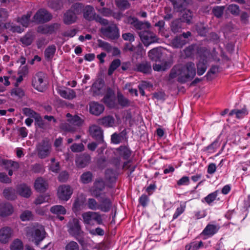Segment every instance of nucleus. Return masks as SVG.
I'll list each match as a JSON object with an SVG mask.
<instances>
[{"mask_svg":"<svg viewBox=\"0 0 250 250\" xmlns=\"http://www.w3.org/2000/svg\"><path fill=\"white\" fill-rule=\"evenodd\" d=\"M199 54L200 59L197 64V74L199 76L202 75L207 68L208 52H206L205 48L199 47L195 44L188 46V56L189 54H194V51Z\"/></svg>","mask_w":250,"mask_h":250,"instance_id":"nucleus-1","label":"nucleus"},{"mask_svg":"<svg viewBox=\"0 0 250 250\" xmlns=\"http://www.w3.org/2000/svg\"><path fill=\"white\" fill-rule=\"evenodd\" d=\"M176 79L180 83H184L188 80V64H179L174 66L170 70L169 81Z\"/></svg>","mask_w":250,"mask_h":250,"instance_id":"nucleus-2","label":"nucleus"},{"mask_svg":"<svg viewBox=\"0 0 250 250\" xmlns=\"http://www.w3.org/2000/svg\"><path fill=\"white\" fill-rule=\"evenodd\" d=\"M45 230L42 225L37 224L29 228L27 236L36 245L45 238Z\"/></svg>","mask_w":250,"mask_h":250,"instance_id":"nucleus-3","label":"nucleus"},{"mask_svg":"<svg viewBox=\"0 0 250 250\" xmlns=\"http://www.w3.org/2000/svg\"><path fill=\"white\" fill-rule=\"evenodd\" d=\"M83 17L87 20L91 21L95 20L103 25L108 24V21L103 18L99 15H96L94 8L91 5H86L83 9Z\"/></svg>","mask_w":250,"mask_h":250,"instance_id":"nucleus-4","label":"nucleus"},{"mask_svg":"<svg viewBox=\"0 0 250 250\" xmlns=\"http://www.w3.org/2000/svg\"><path fill=\"white\" fill-rule=\"evenodd\" d=\"M106 25L107 26L103 27L100 29L102 35L110 40H117L120 37V31L117 24L111 22Z\"/></svg>","mask_w":250,"mask_h":250,"instance_id":"nucleus-5","label":"nucleus"},{"mask_svg":"<svg viewBox=\"0 0 250 250\" xmlns=\"http://www.w3.org/2000/svg\"><path fill=\"white\" fill-rule=\"evenodd\" d=\"M105 188V184L104 181L102 178H97L90 188L89 191L92 196L98 198L104 194Z\"/></svg>","mask_w":250,"mask_h":250,"instance_id":"nucleus-6","label":"nucleus"},{"mask_svg":"<svg viewBox=\"0 0 250 250\" xmlns=\"http://www.w3.org/2000/svg\"><path fill=\"white\" fill-rule=\"evenodd\" d=\"M82 216L85 224L92 225H93V221H96L99 225L103 223L101 215L97 212L87 211L83 213Z\"/></svg>","mask_w":250,"mask_h":250,"instance_id":"nucleus-7","label":"nucleus"},{"mask_svg":"<svg viewBox=\"0 0 250 250\" xmlns=\"http://www.w3.org/2000/svg\"><path fill=\"white\" fill-rule=\"evenodd\" d=\"M44 78L45 74L42 72H39L35 75L32 80V85L39 91H43L45 88L46 84L44 82Z\"/></svg>","mask_w":250,"mask_h":250,"instance_id":"nucleus-8","label":"nucleus"},{"mask_svg":"<svg viewBox=\"0 0 250 250\" xmlns=\"http://www.w3.org/2000/svg\"><path fill=\"white\" fill-rule=\"evenodd\" d=\"M72 193L73 189L69 185H61L58 188V196L61 200H68L70 198Z\"/></svg>","mask_w":250,"mask_h":250,"instance_id":"nucleus-9","label":"nucleus"},{"mask_svg":"<svg viewBox=\"0 0 250 250\" xmlns=\"http://www.w3.org/2000/svg\"><path fill=\"white\" fill-rule=\"evenodd\" d=\"M99 210L104 212L109 211L112 207V201L110 197L107 195V192H104V194L99 197Z\"/></svg>","mask_w":250,"mask_h":250,"instance_id":"nucleus-10","label":"nucleus"},{"mask_svg":"<svg viewBox=\"0 0 250 250\" xmlns=\"http://www.w3.org/2000/svg\"><path fill=\"white\" fill-rule=\"evenodd\" d=\"M14 234L13 229L10 227H3L0 229V243L7 244Z\"/></svg>","mask_w":250,"mask_h":250,"instance_id":"nucleus-11","label":"nucleus"},{"mask_svg":"<svg viewBox=\"0 0 250 250\" xmlns=\"http://www.w3.org/2000/svg\"><path fill=\"white\" fill-rule=\"evenodd\" d=\"M51 145L48 141L43 140L37 146L38 155L41 159L49 156L51 152Z\"/></svg>","mask_w":250,"mask_h":250,"instance_id":"nucleus-12","label":"nucleus"},{"mask_svg":"<svg viewBox=\"0 0 250 250\" xmlns=\"http://www.w3.org/2000/svg\"><path fill=\"white\" fill-rule=\"evenodd\" d=\"M141 41L145 46H148L151 43L157 42L156 35L148 31H143L139 33Z\"/></svg>","mask_w":250,"mask_h":250,"instance_id":"nucleus-13","label":"nucleus"},{"mask_svg":"<svg viewBox=\"0 0 250 250\" xmlns=\"http://www.w3.org/2000/svg\"><path fill=\"white\" fill-rule=\"evenodd\" d=\"M51 18L52 16L47 11L40 9L34 16V21L37 23H43L49 21Z\"/></svg>","mask_w":250,"mask_h":250,"instance_id":"nucleus-14","label":"nucleus"},{"mask_svg":"<svg viewBox=\"0 0 250 250\" xmlns=\"http://www.w3.org/2000/svg\"><path fill=\"white\" fill-rule=\"evenodd\" d=\"M79 223V221L75 218L69 221L67 225L68 231L71 235L77 236L80 234L81 229Z\"/></svg>","mask_w":250,"mask_h":250,"instance_id":"nucleus-15","label":"nucleus"},{"mask_svg":"<svg viewBox=\"0 0 250 250\" xmlns=\"http://www.w3.org/2000/svg\"><path fill=\"white\" fill-rule=\"evenodd\" d=\"M89 132L90 135L99 142L103 141V130L97 125H93L89 126Z\"/></svg>","mask_w":250,"mask_h":250,"instance_id":"nucleus-16","label":"nucleus"},{"mask_svg":"<svg viewBox=\"0 0 250 250\" xmlns=\"http://www.w3.org/2000/svg\"><path fill=\"white\" fill-rule=\"evenodd\" d=\"M60 24L57 23L51 25H42L38 27L37 32L42 34H52L60 27Z\"/></svg>","mask_w":250,"mask_h":250,"instance_id":"nucleus-17","label":"nucleus"},{"mask_svg":"<svg viewBox=\"0 0 250 250\" xmlns=\"http://www.w3.org/2000/svg\"><path fill=\"white\" fill-rule=\"evenodd\" d=\"M91 157L87 154H83L76 157L75 163L76 166L79 168H84L90 162Z\"/></svg>","mask_w":250,"mask_h":250,"instance_id":"nucleus-18","label":"nucleus"},{"mask_svg":"<svg viewBox=\"0 0 250 250\" xmlns=\"http://www.w3.org/2000/svg\"><path fill=\"white\" fill-rule=\"evenodd\" d=\"M104 109L103 104L96 102H92L89 104V111L93 115L98 116L102 114Z\"/></svg>","mask_w":250,"mask_h":250,"instance_id":"nucleus-19","label":"nucleus"},{"mask_svg":"<svg viewBox=\"0 0 250 250\" xmlns=\"http://www.w3.org/2000/svg\"><path fill=\"white\" fill-rule=\"evenodd\" d=\"M77 17L72 9H69L64 13L63 21L67 25L71 24L77 21Z\"/></svg>","mask_w":250,"mask_h":250,"instance_id":"nucleus-20","label":"nucleus"},{"mask_svg":"<svg viewBox=\"0 0 250 250\" xmlns=\"http://www.w3.org/2000/svg\"><path fill=\"white\" fill-rule=\"evenodd\" d=\"M34 188L37 191L43 192L47 188L48 183L42 177H39L35 181Z\"/></svg>","mask_w":250,"mask_h":250,"instance_id":"nucleus-21","label":"nucleus"},{"mask_svg":"<svg viewBox=\"0 0 250 250\" xmlns=\"http://www.w3.org/2000/svg\"><path fill=\"white\" fill-rule=\"evenodd\" d=\"M58 92L62 97L68 100L73 99L76 97L75 90L71 88L59 89Z\"/></svg>","mask_w":250,"mask_h":250,"instance_id":"nucleus-22","label":"nucleus"},{"mask_svg":"<svg viewBox=\"0 0 250 250\" xmlns=\"http://www.w3.org/2000/svg\"><path fill=\"white\" fill-rule=\"evenodd\" d=\"M219 227L211 224H208L203 230L201 235L207 236L205 239L212 236L218 230Z\"/></svg>","mask_w":250,"mask_h":250,"instance_id":"nucleus-23","label":"nucleus"},{"mask_svg":"<svg viewBox=\"0 0 250 250\" xmlns=\"http://www.w3.org/2000/svg\"><path fill=\"white\" fill-rule=\"evenodd\" d=\"M188 39V33H184L182 35L175 38L172 41V44L176 48L182 47L186 44Z\"/></svg>","mask_w":250,"mask_h":250,"instance_id":"nucleus-24","label":"nucleus"},{"mask_svg":"<svg viewBox=\"0 0 250 250\" xmlns=\"http://www.w3.org/2000/svg\"><path fill=\"white\" fill-rule=\"evenodd\" d=\"M116 150L119 156L124 160H128L132 153L130 148L125 146H121Z\"/></svg>","mask_w":250,"mask_h":250,"instance_id":"nucleus-25","label":"nucleus"},{"mask_svg":"<svg viewBox=\"0 0 250 250\" xmlns=\"http://www.w3.org/2000/svg\"><path fill=\"white\" fill-rule=\"evenodd\" d=\"M134 70L145 74L149 73L151 70V64L147 62H143L136 64Z\"/></svg>","mask_w":250,"mask_h":250,"instance_id":"nucleus-26","label":"nucleus"},{"mask_svg":"<svg viewBox=\"0 0 250 250\" xmlns=\"http://www.w3.org/2000/svg\"><path fill=\"white\" fill-rule=\"evenodd\" d=\"M17 190L21 196L25 198L30 197L32 193L30 187L24 184L19 185L17 187Z\"/></svg>","mask_w":250,"mask_h":250,"instance_id":"nucleus-27","label":"nucleus"},{"mask_svg":"<svg viewBox=\"0 0 250 250\" xmlns=\"http://www.w3.org/2000/svg\"><path fill=\"white\" fill-rule=\"evenodd\" d=\"M13 212V208L10 204L0 203V216H6Z\"/></svg>","mask_w":250,"mask_h":250,"instance_id":"nucleus-28","label":"nucleus"},{"mask_svg":"<svg viewBox=\"0 0 250 250\" xmlns=\"http://www.w3.org/2000/svg\"><path fill=\"white\" fill-rule=\"evenodd\" d=\"M99 124L106 127H112L115 123L114 119L110 116H105L99 120Z\"/></svg>","mask_w":250,"mask_h":250,"instance_id":"nucleus-29","label":"nucleus"},{"mask_svg":"<svg viewBox=\"0 0 250 250\" xmlns=\"http://www.w3.org/2000/svg\"><path fill=\"white\" fill-rule=\"evenodd\" d=\"M148 56L150 59L157 62L159 61L162 57L161 49L158 48H153L148 52Z\"/></svg>","mask_w":250,"mask_h":250,"instance_id":"nucleus-30","label":"nucleus"},{"mask_svg":"<svg viewBox=\"0 0 250 250\" xmlns=\"http://www.w3.org/2000/svg\"><path fill=\"white\" fill-rule=\"evenodd\" d=\"M2 164L5 166V169L8 170L10 168L14 171L17 170L20 167L18 162L11 160H2Z\"/></svg>","mask_w":250,"mask_h":250,"instance_id":"nucleus-31","label":"nucleus"},{"mask_svg":"<svg viewBox=\"0 0 250 250\" xmlns=\"http://www.w3.org/2000/svg\"><path fill=\"white\" fill-rule=\"evenodd\" d=\"M66 117L68 118V122L75 127V126H80L82 124L83 121L78 116L76 115L72 117L70 113H67Z\"/></svg>","mask_w":250,"mask_h":250,"instance_id":"nucleus-32","label":"nucleus"},{"mask_svg":"<svg viewBox=\"0 0 250 250\" xmlns=\"http://www.w3.org/2000/svg\"><path fill=\"white\" fill-rule=\"evenodd\" d=\"M93 174L90 171H85L80 176V182L84 184L90 183L93 179Z\"/></svg>","mask_w":250,"mask_h":250,"instance_id":"nucleus-33","label":"nucleus"},{"mask_svg":"<svg viewBox=\"0 0 250 250\" xmlns=\"http://www.w3.org/2000/svg\"><path fill=\"white\" fill-rule=\"evenodd\" d=\"M50 210L51 213L57 215H64L66 213L65 208L61 205L53 206L50 208Z\"/></svg>","mask_w":250,"mask_h":250,"instance_id":"nucleus-34","label":"nucleus"},{"mask_svg":"<svg viewBox=\"0 0 250 250\" xmlns=\"http://www.w3.org/2000/svg\"><path fill=\"white\" fill-rule=\"evenodd\" d=\"M34 39V35L31 33H27L21 38L20 41L23 45L28 46L32 43Z\"/></svg>","mask_w":250,"mask_h":250,"instance_id":"nucleus-35","label":"nucleus"},{"mask_svg":"<svg viewBox=\"0 0 250 250\" xmlns=\"http://www.w3.org/2000/svg\"><path fill=\"white\" fill-rule=\"evenodd\" d=\"M3 194L4 197L8 200H14L16 197L15 190L12 188H5Z\"/></svg>","mask_w":250,"mask_h":250,"instance_id":"nucleus-36","label":"nucleus"},{"mask_svg":"<svg viewBox=\"0 0 250 250\" xmlns=\"http://www.w3.org/2000/svg\"><path fill=\"white\" fill-rule=\"evenodd\" d=\"M31 16V12H28L26 15H23L21 18H18L17 21L20 23L23 27H28L30 23V19Z\"/></svg>","mask_w":250,"mask_h":250,"instance_id":"nucleus-37","label":"nucleus"},{"mask_svg":"<svg viewBox=\"0 0 250 250\" xmlns=\"http://www.w3.org/2000/svg\"><path fill=\"white\" fill-rule=\"evenodd\" d=\"M117 100L118 104L122 107H127L130 104V101L121 93H118Z\"/></svg>","mask_w":250,"mask_h":250,"instance_id":"nucleus-38","label":"nucleus"},{"mask_svg":"<svg viewBox=\"0 0 250 250\" xmlns=\"http://www.w3.org/2000/svg\"><path fill=\"white\" fill-rule=\"evenodd\" d=\"M103 86L104 82L102 80L97 81L92 84L91 89L94 94L98 95L100 94Z\"/></svg>","mask_w":250,"mask_h":250,"instance_id":"nucleus-39","label":"nucleus"},{"mask_svg":"<svg viewBox=\"0 0 250 250\" xmlns=\"http://www.w3.org/2000/svg\"><path fill=\"white\" fill-rule=\"evenodd\" d=\"M171 64L170 62H162L161 64H155L153 65V69L155 71H165L166 69H168L170 67Z\"/></svg>","mask_w":250,"mask_h":250,"instance_id":"nucleus-40","label":"nucleus"},{"mask_svg":"<svg viewBox=\"0 0 250 250\" xmlns=\"http://www.w3.org/2000/svg\"><path fill=\"white\" fill-rule=\"evenodd\" d=\"M87 206L89 209L96 210H99V203L94 198H88Z\"/></svg>","mask_w":250,"mask_h":250,"instance_id":"nucleus-41","label":"nucleus"},{"mask_svg":"<svg viewBox=\"0 0 250 250\" xmlns=\"http://www.w3.org/2000/svg\"><path fill=\"white\" fill-rule=\"evenodd\" d=\"M173 3L174 7L182 11L187 6V2L185 0H170Z\"/></svg>","mask_w":250,"mask_h":250,"instance_id":"nucleus-42","label":"nucleus"},{"mask_svg":"<svg viewBox=\"0 0 250 250\" xmlns=\"http://www.w3.org/2000/svg\"><path fill=\"white\" fill-rule=\"evenodd\" d=\"M23 246L22 241L19 239H15L10 245V250H23Z\"/></svg>","mask_w":250,"mask_h":250,"instance_id":"nucleus-43","label":"nucleus"},{"mask_svg":"<svg viewBox=\"0 0 250 250\" xmlns=\"http://www.w3.org/2000/svg\"><path fill=\"white\" fill-rule=\"evenodd\" d=\"M97 11L104 17H109L112 15V10L110 8L106 7H100L99 6L96 7Z\"/></svg>","mask_w":250,"mask_h":250,"instance_id":"nucleus-44","label":"nucleus"},{"mask_svg":"<svg viewBox=\"0 0 250 250\" xmlns=\"http://www.w3.org/2000/svg\"><path fill=\"white\" fill-rule=\"evenodd\" d=\"M56 51V47L52 45L48 46L44 51L45 57L46 59L50 60L53 58Z\"/></svg>","mask_w":250,"mask_h":250,"instance_id":"nucleus-45","label":"nucleus"},{"mask_svg":"<svg viewBox=\"0 0 250 250\" xmlns=\"http://www.w3.org/2000/svg\"><path fill=\"white\" fill-rule=\"evenodd\" d=\"M115 4L118 8L124 10L128 9L131 6V4L127 0H116Z\"/></svg>","mask_w":250,"mask_h":250,"instance_id":"nucleus-46","label":"nucleus"},{"mask_svg":"<svg viewBox=\"0 0 250 250\" xmlns=\"http://www.w3.org/2000/svg\"><path fill=\"white\" fill-rule=\"evenodd\" d=\"M121 61L119 59H115L113 60L109 66L108 70V75H111L114 71L120 65Z\"/></svg>","mask_w":250,"mask_h":250,"instance_id":"nucleus-47","label":"nucleus"},{"mask_svg":"<svg viewBox=\"0 0 250 250\" xmlns=\"http://www.w3.org/2000/svg\"><path fill=\"white\" fill-rule=\"evenodd\" d=\"M133 26L136 29L142 30L145 28H149L150 27V24L148 21L142 22L137 20Z\"/></svg>","mask_w":250,"mask_h":250,"instance_id":"nucleus-48","label":"nucleus"},{"mask_svg":"<svg viewBox=\"0 0 250 250\" xmlns=\"http://www.w3.org/2000/svg\"><path fill=\"white\" fill-rule=\"evenodd\" d=\"M84 201L81 198H77L73 204V210L74 211L76 212L81 210L83 206Z\"/></svg>","mask_w":250,"mask_h":250,"instance_id":"nucleus-49","label":"nucleus"},{"mask_svg":"<svg viewBox=\"0 0 250 250\" xmlns=\"http://www.w3.org/2000/svg\"><path fill=\"white\" fill-rule=\"evenodd\" d=\"M98 45L99 47L102 48L108 52H110L112 49V46L110 43L101 40H98Z\"/></svg>","mask_w":250,"mask_h":250,"instance_id":"nucleus-50","label":"nucleus"},{"mask_svg":"<svg viewBox=\"0 0 250 250\" xmlns=\"http://www.w3.org/2000/svg\"><path fill=\"white\" fill-rule=\"evenodd\" d=\"M225 8L224 6H215L212 9L214 15L218 18H221L223 14Z\"/></svg>","mask_w":250,"mask_h":250,"instance_id":"nucleus-51","label":"nucleus"},{"mask_svg":"<svg viewBox=\"0 0 250 250\" xmlns=\"http://www.w3.org/2000/svg\"><path fill=\"white\" fill-rule=\"evenodd\" d=\"M20 218L22 221H29L33 218V215L31 211L25 210L21 214Z\"/></svg>","mask_w":250,"mask_h":250,"instance_id":"nucleus-52","label":"nucleus"},{"mask_svg":"<svg viewBox=\"0 0 250 250\" xmlns=\"http://www.w3.org/2000/svg\"><path fill=\"white\" fill-rule=\"evenodd\" d=\"M11 95L18 98H21L24 96V91L21 88L16 87L12 90Z\"/></svg>","mask_w":250,"mask_h":250,"instance_id":"nucleus-53","label":"nucleus"},{"mask_svg":"<svg viewBox=\"0 0 250 250\" xmlns=\"http://www.w3.org/2000/svg\"><path fill=\"white\" fill-rule=\"evenodd\" d=\"M105 177L106 180L113 182L116 179V174L113 170L111 169H108L105 171Z\"/></svg>","mask_w":250,"mask_h":250,"instance_id":"nucleus-54","label":"nucleus"},{"mask_svg":"<svg viewBox=\"0 0 250 250\" xmlns=\"http://www.w3.org/2000/svg\"><path fill=\"white\" fill-rule=\"evenodd\" d=\"M170 28L173 32H179L181 28L180 21L178 19L173 21L171 23Z\"/></svg>","mask_w":250,"mask_h":250,"instance_id":"nucleus-55","label":"nucleus"},{"mask_svg":"<svg viewBox=\"0 0 250 250\" xmlns=\"http://www.w3.org/2000/svg\"><path fill=\"white\" fill-rule=\"evenodd\" d=\"M83 6L82 3H77L72 5L71 9L72 10L75 14L79 15L83 11Z\"/></svg>","mask_w":250,"mask_h":250,"instance_id":"nucleus-56","label":"nucleus"},{"mask_svg":"<svg viewBox=\"0 0 250 250\" xmlns=\"http://www.w3.org/2000/svg\"><path fill=\"white\" fill-rule=\"evenodd\" d=\"M219 146L220 144L218 139H216L212 143L206 147V150L209 152L212 153L214 152Z\"/></svg>","mask_w":250,"mask_h":250,"instance_id":"nucleus-57","label":"nucleus"},{"mask_svg":"<svg viewBox=\"0 0 250 250\" xmlns=\"http://www.w3.org/2000/svg\"><path fill=\"white\" fill-rule=\"evenodd\" d=\"M61 128L65 131L69 132H74L76 130V127L68 123H63L61 125Z\"/></svg>","mask_w":250,"mask_h":250,"instance_id":"nucleus-58","label":"nucleus"},{"mask_svg":"<svg viewBox=\"0 0 250 250\" xmlns=\"http://www.w3.org/2000/svg\"><path fill=\"white\" fill-rule=\"evenodd\" d=\"M203 247V243L202 241H194L190 243L188 250H198Z\"/></svg>","mask_w":250,"mask_h":250,"instance_id":"nucleus-59","label":"nucleus"},{"mask_svg":"<svg viewBox=\"0 0 250 250\" xmlns=\"http://www.w3.org/2000/svg\"><path fill=\"white\" fill-rule=\"evenodd\" d=\"M84 146L83 144H73L70 146L71 151L73 152H80L84 150Z\"/></svg>","mask_w":250,"mask_h":250,"instance_id":"nucleus-60","label":"nucleus"},{"mask_svg":"<svg viewBox=\"0 0 250 250\" xmlns=\"http://www.w3.org/2000/svg\"><path fill=\"white\" fill-rule=\"evenodd\" d=\"M22 113L26 116L35 118L38 113L29 108L25 107L22 109Z\"/></svg>","mask_w":250,"mask_h":250,"instance_id":"nucleus-61","label":"nucleus"},{"mask_svg":"<svg viewBox=\"0 0 250 250\" xmlns=\"http://www.w3.org/2000/svg\"><path fill=\"white\" fill-rule=\"evenodd\" d=\"M228 10L232 15L237 16L239 14V7L236 4H231L229 5L228 7Z\"/></svg>","mask_w":250,"mask_h":250,"instance_id":"nucleus-62","label":"nucleus"},{"mask_svg":"<svg viewBox=\"0 0 250 250\" xmlns=\"http://www.w3.org/2000/svg\"><path fill=\"white\" fill-rule=\"evenodd\" d=\"M123 136L121 134H117L114 133L111 135V141L113 143L115 144H118L121 142L123 140Z\"/></svg>","mask_w":250,"mask_h":250,"instance_id":"nucleus-63","label":"nucleus"},{"mask_svg":"<svg viewBox=\"0 0 250 250\" xmlns=\"http://www.w3.org/2000/svg\"><path fill=\"white\" fill-rule=\"evenodd\" d=\"M79 245L74 241H71L65 247V250H78Z\"/></svg>","mask_w":250,"mask_h":250,"instance_id":"nucleus-64","label":"nucleus"}]
</instances>
